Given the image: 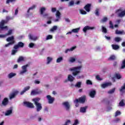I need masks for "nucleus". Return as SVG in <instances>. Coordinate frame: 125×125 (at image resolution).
Wrapping results in <instances>:
<instances>
[{"mask_svg":"<svg viewBox=\"0 0 125 125\" xmlns=\"http://www.w3.org/2000/svg\"><path fill=\"white\" fill-rule=\"evenodd\" d=\"M13 17H10L9 16L6 17V20H2L0 22V30H4V29H7V26H4V24H7L9 20H13Z\"/></svg>","mask_w":125,"mask_h":125,"instance_id":"f257e3e1","label":"nucleus"},{"mask_svg":"<svg viewBox=\"0 0 125 125\" xmlns=\"http://www.w3.org/2000/svg\"><path fill=\"white\" fill-rule=\"evenodd\" d=\"M40 100H41V98H35L32 99V101L34 102V104L36 106L37 112H40V111H41V110L42 109V104L39 103Z\"/></svg>","mask_w":125,"mask_h":125,"instance_id":"f03ea898","label":"nucleus"},{"mask_svg":"<svg viewBox=\"0 0 125 125\" xmlns=\"http://www.w3.org/2000/svg\"><path fill=\"white\" fill-rule=\"evenodd\" d=\"M82 66L80 65L79 66L72 67L69 69V71L72 72V75L74 77L78 76L79 74L81 73V70L82 69Z\"/></svg>","mask_w":125,"mask_h":125,"instance_id":"7ed1b4c3","label":"nucleus"},{"mask_svg":"<svg viewBox=\"0 0 125 125\" xmlns=\"http://www.w3.org/2000/svg\"><path fill=\"white\" fill-rule=\"evenodd\" d=\"M6 41L8 42V43L5 45L6 47H8L10 45H13L15 43V39L14 36L9 37L6 39Z\"/></svg>","mask_w":125,"mask_h":125,"instance_id":"20e7f679","label":"nucleus"},{"mask_svg":"<svg viewBox=\"0 0 125 125\" xmlns=\"http://www.w3.org/2000/svg\"><path fill=\"white\" fill-rule=\"evenodd\" d=\"M86 98V97L84 95L83 96H82L80 97L79 99H76L74 101V103H81L82 104H83L85 102V99Z\"/></svg>","mask_w":125,"mask_h":125,"instance_id":"39448f33","label":"nucleus"},{"mask_svg":"<svg viewBox=\"0 0 125 125\" xmlns=\"http://www.w3.org/2000/svg\"><path fill=\"white\" fill-rule=\"evenodd\" d=\"M118 12H120L118 14V17H120L121 18H123V17H125V10L122 11V9H119L116 11V13H118Z\"/></svg>","mask_w":125,"mask_h":125,"instance_id":"423d86ee","label":"nucleus"},{"mask_svg":"<svg viewBox=\"0 0 125 125\" xmlns=\"http://www.w3.org/2000/svg\"><path fill=\"white\" fill-rule=\"evenodd\" d=\"M24 47V43L22 42H20L18 43L17 44L14 46V49H18V48H22Z\"/></svg>","mask_w":125,"mask_h":125,"instance_id":"0eeeda50","label":"nucleus"},{"mask_svg":"<svg viewBox=\"0 0 125 125\" xmlns=\"http://www.w3.org/2000/svg\"><path fill=\"white\" fill-rule=\"evenodd\" d=\"M27 67H29V64H26L22 66L21 68L22 70L20 71L21 75H23V74H24V73L28 71V70H27Z\"/></svg>","mask_w":125,"mask_h":125,"instance_id":"6e6552de","label":"nucleus"},{"mask_svg":"<svg viewBox=\"0 0 125 125\" xmlns=\"http://www.w3.org/2000/svg\"><path fill=\"white\" fill-rule=\"evenodd\" d=\"M46 98L48 101L49 104H52L54 102L55 99L54 97H51V96L48 95L46 96Z\"/></svg>","mask_w":125,"mask_h":125,"instance_id":"1a4fd4ad","label":"nucleus"},{"mask_svg":"<svg viewBox=\"0 0 125 125\" xmlns=\"http://www.w3.org/2000/svg\"><path fill=\"white\" fill-rule=\"evenodd\" d=\"M62 104L63 106H64L66 111H69L70 110V108L71 105H70V104L68 102H64L62 103Z\"/></svg>","mask_w":125,"mask_h":125,"instance_id":"9d476101","label":"nucleus"},{"mask_svg":"<svg viewBox=\"0 0 125 125\" xmlns=\"http://www.w3.org/2000/svg\"><path fill=\"white\" fill-rule=\"evenodd\" d=\"M24 104L26 106V107H28V108H31V109H34V108H35L34 104H33L32 103L24 102Z\"/></svg>","mask_w":125,"mask_h":125,"instance_id":"9b49d317","label":"nucleus"},{"mask_svg":"<svg viewBox=\"0 0 125 125\" xmlns=\"http://www.w3.org/2000/svg\"><path fill=\"white\" fill-rule=\"evenodd\" d=\"M89 95L91 98H94L96 95V91L95 90H92L89 93Z\"/></svg>","mask_w":125,"mask_h":125,"instance_id":"f8f14e48","label":"nucleus"},{"mask_svg":"<svg viewBox=\"0 0 125 125\" xmlns=\"http://www.w3.org/2000/svg\"><path fill=\"white\" fill-rule=\"evenodd\" d=\"M94 29H95V27H90L89 26H85L83 28V32H84V33H86V31H88L89 30H93Z\"/></svg>","mask_w":125,"mask_h":125,"instance_id":"ddd939ff","label":"nucleus"},{"mask_svg":"<svg viewBox=\"0 0 125 125\" xmlns=\"http://www.w3.org/2000/svg\"><path fill=\"white\" fill-rule=\"evenodd\" d=\"M18 93H19V91H15L13 93L10 94L9 96L10 99H13V98H14V97H15V96L18 94Z\"/></svg>","mask_w":125,"mask_h":125,"instance_id":"4468645a","label":"nucleus"},{"mask_svg":"<svg viewBox=\"0 0 125 125\" xmlns=\"http://www.w3.org/2000/svg\"><path fill=\"white\" fill-rule=\"evenodd\" d=\"M111 85H112V83H106L101 84V87L103 88H106V87H108V86H111Z\"/></svg>","mask_w":125,"mask_h":125,"instance_id":"2eb2a0df","label":"nucleus"},{"mask_svg":"<svg viewBox=\"0 0 125 125\" xmlns=\"http://www.w3.org/2000/svg\"><path fill=\"white\" fill-rule=\"evenodd\" d=\"M91 7V4L88 3L85 5L84 7V9H85V11H87V12H89V11H90Z\"/></svg>","mask_w":125,"mask_h":125,"instance_id":"dca6fc26","label":"nucleus"},{"mask_svg":"<svg viewBox=\"0 0 125 125\" xmlns=\"http://www.w3.org/2000/svg\"><path fill=\"white\" fill-rule=\"evenodd\" d=\"M30 86H27L26 87H25L23 89V90L22 91H21L20 93V95H23V94H24V93H25V92H26V91H28V90H29V89H30Z\"/></svg>","mask_w":125,"mask_h":125,"instance_id":"f3484780","label":"nucleus"},{"mask_svg":"<svg viewBox=\"0 0 125 125\" xmlns=\"http://www.w3.org/2000/svg\"><path fill=\"white\" fill-rule=\"evenodd\" d=\"M86 109H87V106L84 107H81L80 109V113H85L86 112Z\"/></svg>","mask_w":125,"mask_h":125,"instance_id":"a211bd4d","label":"nucleus"},{"mask_svg":"<svg viewBox=\"0 0 125 125\" xmlns=\"http://www.w3.org/2000/svg\"><path fill=\"white\" fill-rule=\"evenodd\" d=\"M2 104L4 106H6L8 104V99L6 98H4L2 102Z\"/></svg>","mask_w":125,"mask_h":125,"instance_id":"6ab92c4d","label":"nucleus"},{"mask_svg":"<svg viewBox=\"0 0 125 125\" xmlns=\"http://www.w3.org/2000/svg\"><path fill=\"white\" fill-rule=\"evenodd\" d=\"M115 34L116 35H125V32L124 30L119 31L118 30H116L115 31Z\"/></svg>","mask_w":125,"mask_h":125,"instance_id":"aec40b11","label":"nucleus"},{"mask_svg":"<svg viewBox=\"0 0 125 125\" xmlns=\"http://www.w3.org/2000/svg\"><path fill=\"white\" fill-rule=\"evenodd\" d=\"M29 38L30 40H31L32 41H37L38 40V37H34L32 34H30L28 35Z\"/></svg>","mask_w":125,"mask_h":125,"instance_id":"412c9836","label":"nucleus"},{"mask_svg":"<svg viewBox=\"0 0 125 125\" xmlns=\"http://www.w3.org/2000/svg\"><path fill=\"white\" fill-rule=\"evenodd\" d=\"M76 48H77V46H74L70 48V49H67L65 51V53H67V52H69L70 51H73V50H74V49H76Z\"/></svg>","mask_w":125,"mask_h":125,"instance_id":"4be33fe9","label":"nucleus"},{"mask_svg":"<svg viewBox=\"0 0 125 125\" xmlns=\"http://www.w3.org/2000/svg\"><path fill=\"white\" fill-rule=\"evenodd\" d=\"M111 46L112 47V49H114V50H118L120 48V46H119L117 44H112Z\"/></svg>","mask_w":125,"mask_h":125,"instance_id":"5701e85b","label":"nucleus"},{"mask_svg":"<svg viewBox=\"0 0 125 125\" xmlns=\"http://www.w3.org/2000/svg\"><path fill=\"white\" fill-rule=\"evenodd\" d=\"M68 80L69 82H73L75 80V78L71 74H69L68 76Z\"/></svg>","mask_w":125,"mask_h":125,"instance_id":"b1692460","label":"nucleus"},{"mask_svg":"<svg viewBox=\"0 0 125 125\" xmlns=\"http://www.w3.org/2000/svg\"><path fill=\"white\" fill-rule=\"evenodd\" d=\"M30 94L33 96L37 95V94H40V92L33 90L31 92Z\"/></svg>","mask_w":125,"mask_h":125,"instance_id":"393cba45","label":"nucleus"},{"mask_svg":"<svg viewBox=\"0 0 125 125\" xmlns=\"http://www.w3.org/2000/svg\"><path fill=\"white\" fill-rule=\"evenodd\" d=\"M125 105V100H122L121 101L119 102L118 106H119L120 107H124Z\"/></svg>","mask_w":125,"mask_h":125,"instance_id":"a878e982","label":"nucleus"},{"mask_svg":"<svg viewBox=\"0 0 125 125\" xmlns=\"http://www.w3.org/2000/svg\"><path fill=\"white\" fill-rule=\"evenodd\" d=\"M114 77L116 78L117 80H121V79H122V75H121L120 73H115Z\"/></svg>","mask_w":125,"mask_h":125,"instance_id":"bb28decb","label":"nucleus"},{"mask_svg":"<svg viewBox=\"0 0 125 125\" xmlns=\"http://www.w3.org/2000/svg\"><path fill=\"white\" fill-rule=\"evenodd\" d=\"M15 76H16V73L11 72L8 74V78H9V79H12V78H13V77H15Z\"/></svg>","mask_w":125,"mask_h":125,"instance_id":"cd10ccee","label":"nucleus"},{"mask_svg":"<svg viewBox=\"0 0 125 125\" xmlns=\"http://www.w3.org/2000/svg\"><path fill=\"white\" fill-rule=\"evenodd\" d=\"M12 113V109H10L8 110H7L6 112L5 113V116H9V115H11V113Z\"/></svg>","mask_w":125,"mask_h":125,"instance_id":"c85d7f7f","label":"nucleus"},{"mask_svg":"<svg viewBox=\"0 0 125 125\" xmlns=\"http://www.w3.org/2000/svg\"><path fill=\"white\" fill-rule=\"evenodd\" d=\"M82 85V82H79L76 83V84L75 85V87H78V88H81V86Z\"/></svg>","mask_w":125,"mask_h":125,"instance_id":"c756f323","label":"nucleus"},{"mask_svg":"<svg viewBox=\"0 0 125 125\" xmlns=\"http://www.w3.org/2000/svg\"><path fill=\"white\" fill-rule=\"evenodd\" d=\"M61 16V13H60V12H59V11H57L56 14V17H57V18H58V19H60L61 17H60Z\"/></svg>","mask_w":125,"mask_h":125,"instance_id":"7c9ffc66","label":"nucleus"},{"mask_svg":"<svg viewBox=\"0 0 125 125\" xmlns=\"http://www.w3.org/2000/svg\"><path fill=\"white\" fill-rule=\"evenodd\" d=\"M102 31L103 33L107 34V28H106V27H104V26H102Z\"/></svg>","mask_w":125,"mask_h":125,"instance_id":"2f4dec72","label":"nucleus"},{"mask_svg":"<svg viewBox=\"0 0 125 125\" xmlns=\"http://www.w3.org/2000/svg\"><path fill=\"white\" fill-rule=\"evenodd\" d=\"M21 61H24V57L22 56H20L17 60V62L18 63H20V62H21Z\"/></svg>","mask_w":125,"mask_h":125,"instance_id":"473e14b6","label":"nucleus"},{"mask_svg":"<svg viewBox=\"0 0 125 125\" xmlns=\"http://www.w3.org/2000/svg\"><path fill=\"white\" fill-rule=\"evenodd\" d=\"M46 9L44 7H42L40 9V14L41 15H43V12L45 11Z\"/></svg>","mask_w":125,"mask_h":125,"instance_id":"72a5a7b5","label":"nucleus"},{"mask_svg":"<svg viewBox=\"0 0 125 125\" xmlns=\"http://www.w3.org/2000/svg\"><path fill=\"white\" fill-rule=\"evenodd\" d=\"M119 90L121 92H124V90H125V83H124L123 85L121 87Z\"/></svg>","mask_w":125,"mask_h":125,"instance_id":"f704fd0d","label":"nucleus"},{"mask_svg":"<svg viewBox=\"0 0 125 125\" xmlns=\"http://www.w3.org/2000/svg\"><path fill=\"white\" fill-rule=\"evenodd\" d=\"M108 20V18L104 17L103 19L101 20V23H104V22H106Z\"/></svg>","mask_w":125,"mask_h":125,"instance_id":"c9c22d12","label":"nucleus"},{"mask_svg":"<svg viewBox=\"0 0 125 125\" xmlns=\"http://www.w3.org/2000/svg\"><path fill=\"white\" fill-rule=\"evenodd\" d=\"M80 13L81 14H82V15H85V14H86V11H84L83 9H80Z\"/></svg>","mask_w":125,"mask_h":125,"instance_id":"e433bc0d","label":"nucleus"},{"mask_svg":"<svg viewBox=\"0 0 125 125\" xmlns=\"http://www.w3.org/2000/svg\"><path fill=\"white\" fill-rule=\"evenodd\" d=\"M116 90V88H113V89L110 90L108 92V93L109 94H112L113 93H114V92H115V91Z\"/></svg>","mask_w":125,"mask_h":125,"instance_id":"4c0bfd02","label":"nucleus"},{"mask_svg":"<svg viewBox=\"0 0 125 125\" xmlns=\"http://www.w3.org/2000/svg\"><path fill=\"white\" fill-rule=\"evenodd\" d=\"M80 31V28H75L72 30V33H79Z\"/></svg>","mask_w":125,"mask_h":125,"instance_id":"58836bf2","label":"nucleus"},{"mask_svg":"<svg viewBox=\"0 0 125 125\" xmlns=\"http://www.w3.org/2000/svg\"><path fill=\"white\" fill-rule=\"evenodd\" d=\"M57 30V26L55 25L52 27V28L50 29L51 32H54V31H56Z\"/></svg>","mask_w":125,"mask_h":125,"instance_id":"ea45409f","label":"nucleus"},{"mask_svg":"<svg viewBox=\"0 0 125 125\" xmlns=\"http://www.w3.org/2000/svg\"><path fill=\"white\" fill-rule=\"evenodd\" d=\"M114 41L116 42H121V41H122V39L120 37H116L114 39Z\"/></svg>","mask_w":125,"mask_h":125,"instance_id":"a19ab883","label":"nucleus"},{"mask_svg":"<svg viewBox=\"0 0 125 125\" xmlns=\"http://www.w3.org/2000/svg\"><path fill=\"white\" fill-rule=\"evenodd\" d=\"M12 32H13V30L10 29L8 31V33L6 34V36H9L10 35H12Z\"/></svg>","mask_w":125,"mask_h":125,"instance_id":"79ce46f5","label":"nucleus"},{"mask_svg":"<svg viewBox=\"0 0 125 125\" xmlns=\"http://www.w3.org/2000/svg\"><path fill=\"white\" fill-rule=\"evenodd\" d=\"M63 61V58L62 57H61L57 59V63H60L61 61Z\"/></svg>","mask_w":125,"mask_h":125,"instance_id":"37998d69","label":"nucleus"},{"mask_svg":"<svg viewBox=\"0 0 125 125\" xmlns=\"http://www.w3.org/2000/svg\"><path fill=\"white\" fill-rule=\"evenodd\" d=\"M47 64H49L51 61H52V58H50V57H48L47 58Z\"/></svg>","mask_w":125,"mask_h":125,"instance_id":"c03bdc74","label":"nucleus"},{"mask_svg":"<svg viewBox=\"0 0 125 125\" xmlns=\"http://www.w3.org/2000/svg\"><path fill=\"white\" fill-rule=\"evenodd\" d=\"M86 84L89 85H92V82L89 80H87L86 81Z\"/></svg>","mask_w":125,"mask_h":125,"instance_id":"a18cd8bd","label":"nucleus"},{"mask_svg":"<svg viewBox=\"0 0 125 125\" xmlns=\"http://www.w3.org/2000/svg\"><path fill=\"white\" fill-rule=\"evenodd\" d=\"M125 59L123 61L122 66L120 69H125Z\"/></svg>","mask_w":125,"mask_h":125,"instance_id":"49530a36","label":"nucleus"},{"mask_svg":"<svg viewBox=\"0 0 125 125\" xmlns=\"http://www.w3.org/2000/svg\"><path fill=\"white\" fill-rule=\"evenodd\" d=\"M115 59H116V56L115 55H111L108 58V60H115Z\"/></svg>","mask_w":125,"mask_h":125,"instance_id":"de8ad7c7","label":"nucleus"},{"mask_svg":"<svg viewBox=\"0 0 125 125\" xmlns=\"http://www.w3.org/2000/svg\"><path fill=\"white\" fill-rule=\"evenodd\" d=\"M18 51L17 49H13L12 50L11 55H15V54Z\"/></svg>","mask_w":125,"mask_h":125,"instance_id":"09e8293b","label":"nucleus"},{"mask_svg":"<svg viewBox=\"0 0 125 125\" xmlns=\"http://www.w3.org/2000/svg\"><path fill=\"white\" fill-rule=\"evenodd\" d=\"M109 28L110 29H114V25L113 24V22H112V21H109Z\"/></svg>","mask_w":125,"mask_h":125,"instance_id":"8fccbe9b","label":"nucleus"},{"mask_svg":"<svg viewBox=\"0 0 125 125\" xmlns=\"http://www.w3.org/2000/svg\"><path fill=\"white\" fill-rule=\"evenodd\" d=\"M95 14L97 16H99V9L97 8L95 10Z\"/></svg>","mask_w":125,"mask_h":125,"instance_id":"3c124183","label":"nucleus"},{"mask_svg":"<svg viewBox=\"0 0 125 125\" xmlns=\"http://www.w3.org/2000/svg\"><path fill=\"white\" fill-rule=\"evenodd\" d=\"M121 111L117 110L116 113H115V117H118V116H119V115H121Z\"/></svg>","mask_w":125,"mask_h":125,"instance_id":"603ef678","label":"nucleus"},{"mask_svg":"<svg viewBox=\"0 0 125 125\" xmlns=\"http://www.w3.org/2000/svg\"><path fill=\"white\" fill-rule=\"evenodd\" d=\"M29 46L30 48H33V47H34V46H35V44L33 42H31L29 43Z\"/></svg>","mask_w":125,"mask_h":125,"instance_id":"864d4df0","label":"nucleus"},{"mask_svg":"<svg viewBox=\"0 0 125 125\" xmlns=\"http://www.w3.org/2000/svg\"><path fill=\"white\" fill-rule=\"evenodd\" d=\"M13 1H15V0H6V4H9L10 2H13Z\"/></svg>","mask_w":125,"mask_h":125,"instance_id":"5fc2aeb1","label":"nucleus"},{"mask_svg":"<svg viewBox=\"0 0 125 125\" xmlns=\"http://www.w3.org/2000/svg\"><path fill=\"white\" fill-rule=\"evenodd\" d=\"M56 11L57 12V10L56 9V8L52 7L51 8V12L53 13H54V12H56Z\"/></svg>","mask_w":125,"mask_h":125,"instance_id":"6e6d98bb","label":"nucleus"},{"mask_svg":"<svg viewBox=\"0 0 125 125\" xmlns=\"http://www.w3.org/2000/svg\"><path fill=\"white\" fill-rule=\"evenodd\" d=\"M51 39H52V35H49L47 36L46 40H51Z\"/></svg>","mask_w":125,"mask_h":125,"instance_id":"4d7b16f0","label":"nucleus"},{"mask_svg":"<svg viewBox=\"0 0 125 125\" xmlns=\"http://www.w3.org/2000/svg\"><path fill=\"white\" fill-rule=\"evenodd\" d=\"M79 124H80L79 123V120L78 119H76L75 120L74 123L72 125H79Z\"/></svg>","mask_w":125,"mask_h":125,"instance_id":"13d9d810","label":"nucleus"},{"mask_svg":"<svg viewBox=\"0 0 125 125\" xmlns=\"http://www.w3.org/2000/svg\"><path fill=\"white\" fill-rule=\"evenodd\" d=\"M70 62H71V63H73L76 61V59L74 58H71L70 60H69Z\"/></svg>","mask_w":125,"mask_h":125,"instance_id":"bf43d9fd","label":"nucleus"},{"mask_svg":"<svg viewBox=\"0 0 125 125\" xmlns=\"http://www.w3.org/2000/svg\"><path fill=\"white\" fill-rule=\"evenodd\" d=\"M96 80H97L98 81H102V79H101L100 78V76H99V75H97L96 76Z\"/></svg>","mask_w":125,"mask_h":125,"instance_id":"052dcab7","label":"nucleus"},{"mask_svg":"<svg viewBox=\"0 0 125 125\" xmlns=\"http://www.w3.org/2000/svg\"><path fill=\"white\" fill-rule=\"evenodd\" d=\"M83 78H84L83 75L78 76L77 77V79L78 80H79V79H83Z\"/></svg>","mask_w":125,"mask_h":125,"instance_id":"680f3d73","label":"nucleus"},{"mask_svg":"<svg viewBox=\"0 0 125 125\" xmlns=\"http://www.w3.org/2000/svg\"><path fill=\"white\" fill-rule=\"evenodd\" d=\"M35 8H36V5H33L32 7H30V8H29V9H30V10H33V9H35Z\"/></svg>","mask_w":125,"mask_h":125,"instance_id":"e2e57ef3","label":"nucleus"},{"mask_svg":"<svg viewBox=\"0 0 125 125\" xmlns=\"http://www.w3.org/2000/svg\"><path fill=\"white\" fill-rule=\"evenodd\" d=\"M104 38H105L106 40H107V41H110V40H111V37H108V36H104Z\"/></svg>","mask_w":125,"mask_h":125,"instance_id":"0e129e2a","label":"nucleus"},{"mask_svg":"<svg viewBox=\"0 0 125 125\" xmlns=\"http://www.w3.org/2000/svg\"><path fill=\"white\" fill-rule=\"evenodd\" d=\"M6 37V35H1L0 34V38H5Z\"/></svg>","mask_w":125,"mask_h":125,"instance_id":"69168bd1","label":"nucleus"},{"mask_svg":"<svg viewBox=\"0 0 125 125\" xmlns=\"http://www.w3.org/2000/svg\"><path fill=\"white\" fill-rule=\"evenodd\" d=\"M69 5H74V1H73V0H71V1L69 2Z\"/></svg>","mask_w":125,"mask_h":125,"instance_id":"338daca9","label":"nucleus"},{"mask_svg":"<svg viewBox=\"0 0 125 125\" xmlns=\"http://www.w3.org/2000/svg\"><path fill=\"white\" fill-rule=\"evenodd\" d=\"M49 14L48 13H45L43 15V17H47Z\"/></svg>","mask_w":125,"mask_h":125,"instance_id":"774afa93","label":"nucleus"}]
</instances>
